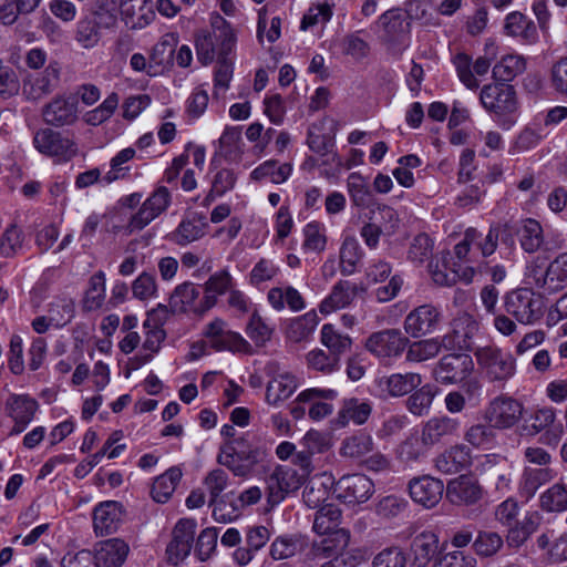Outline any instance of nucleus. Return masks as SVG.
Masks as SVG:
<instances>
[{
    "instance_id": "nucleus-45",
    "label": "nucleus",
    "mask_w": 567,
    "mask_h": 567,
    "mask_svg": "<svg viewBox=\"0 0 567 567\" xmlns=\"http://www.w3.org/2000/svg\"><path fill=\"white\" fill-rule=\"evenodd\" d=\"M517 234L522 248L528 254L536 252L544 244L543 227L536 219L523 220Z\"/></svg>"
},
{
    "instance_id": "nucleus-7",
    "label": "nucleus",
    "mask_w": 567,
    "mask_h": 567,
    "mask_svg": "<svg viewBox=\"0 0 567 567\" xmlns=\"http://www.w3.org/2000/svg\"><path fill=\"white\" fill-rule=\"evenodd\" d=\"M524 404L508 395L494 398L484 410V419L495 430H509L517 425L524 414Z\"/></svg>"
},
{
    "instance_id": "nucleus-16",
    "label": "nucleus",
    "mask_w": 567,
    "mask_h": 567,
    "mask_svg": "<svg viewBox=\"0 0 567 567\" xmlns=\"http://www.w3.org/2000/svg\"><path fill=\"white\" fill-rule=\"evenodd\" d=\"M460 427L458 419L449 415L433 416L422 426L421 443L425 447H432L445 439L456 436Z\"/></svg>"
},
{
    "instance_id": "nucleus-48",
    "label": "nucleus",
    "mask_w": 567,
    "mask_h": 567,
    "mask_svg": "<svg viewBox=\"0 0 567 567\" xmlns=\"http://www.w3.org/2000/svg\"><path fill=\"white\" fill-rule=\"evenodd\" d=\"M455 264L451 267L446 261L442 265L436 262L435 265L430 264V274L432 280L439 286L451 287L457 282L458 279H464L466 282H470L473 277V269L467 268L460 275L458 270L455 269Z\"/></svg>"
},
{
    "instance_id": "nucleus-39",
    "label": "nucleus",
    "mask_w": 567,
    "mask_h": 567,
    "mask_svg": "<svg viewBox=\"0 0 567 567\" xmlns=\"http://www.w3.org/2000/svg\"><path fill=\"white\" fill-rule=\"evenodd\" d=\"M319 317L315 310L291 319L286 329V337L292 342H302L310 338L319 324Z\"/></svg>"
},
{
    "instance_id": "nucleus-46",
    "label": "nucleus",
    "mask_w": 567,
    "mask_h": 567,
    "mask_svg": "<svg viewBox=\"0 0 567 567\" xmlns=\"http://www.w3.org/2000/svg\"><path fill=\"white\" fill-rule=\"evenodd\" d=\"M305 359L309 370L323 375H331L341 369V362L326 349L315 348L306 354Z\"/></svg>"
},
{
    "instance_id": "nucleus-9",
    "label": "nucleus",
    "mask_w": 567,
    "mask_h": 567,
    "mask_svg": "<svg viewBox=\"0 0 567 567\" xmlns=\"http://www.w3.org/2000/svg\"><path fill=\"white\" fill-rule=\"evenodd\" d=\"M530 284L544 293H556L567 286V251L557 256L544 271L533 267L528 274Z\"/></svg>"
},
{
    "instance_id": "nucleus-24",
    "label": "nucleus",
    "mask_w": 567,
    "mask_h": 567,
    "mask_svg": "<svg viewBox=\"0 0 567 567\" xmlns=\"http://www.w3.org/2000/svg\"><path fill=\"white\" fill-rule=\"evenodd\" d=\"M124 517V507L116 501L100 503L93 512L94 530L99 535L115 533Z\"/></svg>"
},
{
    "instance_id": "nucleus-17",
    "label": "nucleus",
    "mask_w": 567,
    "mask_h": 567,
    "mask_svg": "<svg viewBox=\"0 0 567 567\" xmlns=\"http://www.w3.org/2000/svg\"><path fill=\"white\" fill-rule=\"evenodd\" d=\"M43 120L52 126L73 124L78 118V101L72 95H58L42 111Z\"/></svg>"
},
{
    "instance_id": "nucleus-60",
    "label": "nucleus",
    "mask_w": 567,
    "mask_h": 567,
    "mask_svg": "<svg viewBox=\"0 0 567 567\" xmlns=\"http://www.w3.org/2000/svg\"><path fill=\"white\" fill-rule=\"evenodd\" d=\"M460 82L468 90L475 91L480 87V81L473 73L472 58L465 52H458L452 58Z\"/></svg>"
},
{
    "instance_id": "nucleus-35",
    "label": "nucleus",
    "mask_w": 567,
    "mask_h": 567,
    "mask_svg": "<svg viewBox=\"0 0 567 567\" xmlns=\"http://www.w3.org/2000/svg\"><path fill=\"white\" fill-rule=\"evenodd\" d=\"M320 342L334 358H341L352 349V339L349 334L340 332L333 324L326 323L320 330Z\"/></svg>"
},
{
    "instance_id": "nucleus-58",
    "label": "nucleus",
    "mask_w": 567,
    "mask_h": 567,
    "mask_svg": "<svg viewBox=\"0 0 567 567\" xmlns=\"http://www.w3.org/2000/svg\"><path fill=\"white\" fill-rule=\"evenodd\" d=\"M539 502L542 509L549 513L567 511V486L554 484L540 495Z\"/></svg>"
},
{
    "instance_id": "nucleus-2",
    "label": "nucleus",
    "mask_w": 567,
    "mask_h": 567,
    "mask_svg": "<svg viewBox=\"0 0 567 567\" xmlns=\"http://www.w3.org/2000/svg\"><path fill=\"white\" fill-rule=\"evenodd\" d=\"M210 27V30L202 29L195 34L197 60L203 65L228 58L236 44V33L223 17H213Z\"/></svg>"
},
{
    "instance_id": "nucleus-61",
    "label": "nucleus",
    "mask_w": 567,
    "mask_h": 567,
    "mask_svg": "<svg viewBox=\"0 0 567 567\" xmlns=\"http://www.w3.org/2000/svg\"><path fill=\"white\" fill-rule=\"evenodd\" d=\"M245 331L257 347H262L271 339L274 328L266 323L257 310H254Z\"/></svg>"
},
{
    "instance_id": "nucleus-3",
    "label": "nucleus",
    "mask_w": 567,
    "mask_h": 567,
    "mask_svg": "<svg viewBox=\"0 0 567 567\" xmlns=\"http://www.w3.org/2000/svg\"><path fill=\"white\" fill-rule=\"evenodd\" d=\"M267 450L254 444L247 437L241 435L238 439L225 441L219 449L217 462L227 467L235 476L248 477L255 467L262 463L267 457Z\"/></svg>"
},
{
    "instance_id": "nucleus-22",
    "label": "nucleus",
    "mask_w": 567,
    "mask_h": 567,
    "mask_svg": "<svg viewBox=\"0 0 567 567\" xmlns=\"http://www.w3.org/2000/svg\"><path fill=\"white\" fill-rule=\"evenodd\" d=\"M118 8L122 21L132 30L143 29L155 19L151 0H120Z\"/></svg>"
},
{
    "instance_id": "nucleus-34",
    "label": "nucleus",
    "mask_w": 567,
    "mask_h": 567,
    "mask_svg": "<svg viewBox=\"0 0 567 567\" xmlns=\"http://www.w3.org/2000/svg\"><path fill=\"white\" fill-rule=\"evenodd\" d=\"M504 30L507 35L519 38L527 44H534L538 40L534 21L518 11H513L506 16Z\"/></svg>"
},
{
    "instance_id": "nucleus-57",
    "label": "nucleus",
    "mask_w": 567,
    "mask_h": 567,
    "mask_svg": "<svg viewBox=\"0 0 567 567\" xmlns=\"http://www.w3.org/2000/svg\"><path fill=\"white\" fill-rule=\"evenodd\" d=\"M504 545L503 537L494 530H481L473 542V548L480 557L496 555Z\"/></svg>"
},
{
    "instance_id": "nucleus-1",
    "label": "nucleus",
    "mask_w": 567,
    "mask_h": 567,
    "mask_svg": "<svg viewBox=\"0 0 567 567\" xmlns=\"http://www.w3.org/2000/svg\"><path fill=\"white\" fill-rule=\"evenodd\" d=\"M478 99L482 107L502 130L508 131L516 124L519 103L513 85L499 82L485 84Z\"/></svg>"
},
{
    "instance_id": "nucleus-41",
    "label": "nucleus",
    "mask_w": 567,
    "mask_h": 567,
    "mask_svg": "<svg viewBox=\"0 0 567 567\" xmlns=\"http://www.w3.org/2000/svg\"><path fill=\"white\" fill-rule=\"evenodd\" d=\"M526 69V61L518 54H506L495 63L492 70L494 82L507 83L522 74Z\"/></svg>"
},
{
    "instance_id": "nucleus-4",
    "label": "nucleus",
    "mask_w": 567,
    "mask_h": 567,
    "mask_svg": "<svg viewBox=\"0 0 567 567\" xmlns=\"http://www.w3.org/2000/svg\"><path fill=\"white\" fill-rule=\"evenodd\" d=\"M504 308L507 315L524 326L539 322L545 313V302L542 295L529 288H519L505 295Z\"/></svg>"
},
{
    "instance_id": "nucleus-28",
    "label": "nucleus",
    "mask_w": 567,
    "mask_h": 567,
    "mask_svg": "<svg viewBox=\"0 0 567 567\" xmlns=\"http://www.w3.org/2000/svg\"><path fill=\"white\" fill-rule=\"evenodd\" d=\"M434 467L443 474H455L472 464L471 450L464 444H456L434 458Z\"/></svg>"
},
{
    "instance_id": "nucleus-27",
    "label": "nucleus",
    "mask_w": 567,
    "mask_h": 567,
    "mask_svg": "<svg viewBox=\"0 0 567 567\" xmlns=\"http://www.w3.org/2000/svg\"><path fill=\"white\" fill-rule=\"evenodd\" d=\"M422 382V375L416 372L392 373L377 380L381 391L391 398L404 396L419 388Z\"/></svg>"
},
{
    "instance_id": "nucleus-38",
    "label": "nucleus",
    "mask_w": 567,
    "mask_h": 567,
    "mask_svg": "<svg viewBox=\"0 0 567 567\" xmlns=\"http://www.w3.org/2000/svg\"><path fill=\"white\" fill-rule=\"evenodd\" d=\"M282 297H287V307L293 312L301 311L306 308L303 297L292 286L272 287L267 293V300L276 311L285 309V301H282Z\"/></svg>"
},
{
    "instance_id": "nucleus-21",
    "label": "nucleus",
    "mask_w": 567,
    "mask_h": 567,
    "mask_svg": "<svg viewBox=\"0 0 567 567\" xmlns=\"http://www.w3.org/2000/svg\"><path fill=\"white\" fill-rule=\"evenodd\" d=\"M409 492L415 503L425 508H433L442 499L444 484L431 476L416 477L410 481Z\"/></svg>"
},
{
    "instance_id": "nucleus-52",
    "label": "nucleus",
    "mask_w": 567,
    "mask_h": 567,
    "mask_svg": "<svg viewBox=\"0 0 567 567\" xmlns=\"http://www.w3.org/2000/svg\"><path fill=\"white\" fill-rule=\"evenodd\" d=\"M303 241L301 249L305 254H321L326 250V227L319 221H310L302 228Z\"/></svg>"
},
{
    "instance_id": "nucleus-40",
    "label": "nucleus",
    "mask_w": 567,
    "mask_h": 567,
    "mask_svg": "<svg viewBox=\"0 0 567 567\" xmlns=\"http://www.w3.org/2000/svg\"><path fill=\"white\" fill-rule=\"evenodd\" d=\"M128 554V545L120 538H111L101 544L96 561H102L104 567H121Z\"/></svg>"
},
{
    "instance_id": "nucleus-20",
    "label": "nucleus",
    "mask_w": 567,
    "mask_h": 567,
    "mask_svg": "<svg viewBox=\"0 0 567 567\" xmlns=\"http://www.w3.org/2000/svg\"><path fill=\"white\" fill-rule=\"evenodd\" d=\"M453 350L449 338L435 337L411 341L408 338L405 346V361L408 363H422L436 358L442 350Z\"/></svg>"
},
{
    "instance_id": "nucleus-31",
    "label": "nucleus",
    "mask_w": 567,
    "mask_h": 567,
    "mask_svg": "<svg viewBox=\"0 0 567 567\" xmlns=\"http://www.w3.org/2000/svg\"><path fill=\"white\" fill-rule=\"evenodd\" d=\"M331 491L334 492V476L323 472L310 480L303 489L302 498L309 508H320L329 498Z\"/></svg>"
},
{
    "instance_id": "nucleus-8",
    "label": "nucleus",
    "mask_w": 567,
    "mask_h": 567,
    "mask_svg": "<svg viewBox=\"0 0 567 567\" xmlns=\"http://www.w3.org/2000/svg\"><path fill=\"white\" fill-rule=\"evenodd\" d=\"M474 370L470 354L450 353L443 355L432 370L434 380L443 385L457 384L465 381Z\"/></svg>"
},
{
    "instance_id": "nucleus-47",
    "label": "nucleus",
    "mask_w": 567,
    "mask_h": 567,
    "mask_svg": "<svg viewBox=\"0 0 567 567\" xmlns=\"http://www.w3.org/2000/svg\"><path fill=\"white\" fill-rule=\"evenodd\" d=\"M25 236L16 223L9 224L0 236V257L11 259L23 249Z\"/></svg>"
},
{
    "instance_id": "nucleus-53",
    "label": "nucleus",
    "mask_w": 567,
    "mask_h": 567,
    "mask_svg": "<svg viewBox=\"0 0 567 567\" xmlns=\"http://www.w3.org/2000/svg\"><path fill=\"white\" fill-rule=\"evenodd\" d=\"M406 400V409L415 416H423L430 412L433 400L436 395L431 384L420 385Z\"/></svg>"
},
{
    "instance_id": "nucleus-37",
    "label": "nucleus",
    "mask_w": 567,
    "mask_h": 567,
    "mask_svg": "<svg viewBox=\"0 0 567 567\" xmlns=\"http://www.w3.org/2000/svg\"><path fill=\"white\" fill-rule=\"evenodd\" d=\"M555 475L550 467H525L519 483L520 494L526 498L533 497L538 488L553 481Z\"/></svg>"
},
{
    "instance_id": "nucleus-11",
    "label": "nucleus",
    "mask_w": 567,
    "mask_h": 567,
    "mask_svg": "<svg viewBox=\"0 0 567 567\" xmlns=\"http://www.w3.org/2000/svg\"><path fill=\"white\" fill-rule=\"evenodd\" d=\"M196 527L197 523L193 518H181L177 520L172 532V540L166 548L171 564L178 565L190 554Z\"/></svg>"
},
{
    "instance_id": "nucleus-14",
    "label": "nucleus",
    "mask_w": 567,
    "mask_h": 567,
    "mask_svg": "<svg viewBox=\"0 0 567 567\" xmlns=\"http://www.w3.org/2000/svg\"><path fill=\"white\" fill-rule=\"evenodd\" d=\"M338 391L329 388H308L296 398L297 403L308 405V415L312 421H321L332 414Z\"/></svg>"
},
{
    "instance_id": "nucleus-55",
    "label": "nucleus",
    "mask_w": 567,
    "mask_h": 567,
    "mask_svg": "<svg viewBox=\"0 0 567 567\" xmlns=\"http://www.w3.org/2000/svg\"><path fill=\"white\" fill-rule=\"evenodd\" d=\"M348 193L354 206L367 208L373 200L369 184L359 173H351L347 179Z\"/></svg>"
},
{
    "instance_id": "nucleus-64",
    "label": "nucleus",
    "mask_w": 567,
    "mask_h": 567,
    "mask_svg": "<svg viewBox=\"0 0 567 567\" xmlns=\"http://www.w3.org/2000/svg\"><path fill=\"white\" fill-rule=\"evenodd\" d=\"M133 297L144 301L157 297V281L153 274L147 271L141 272L131 286Z\"/></svg>"
},
{
    "instance_id": "nucleus-54",
    "label": "nucleus",
    "mask_w": 567,
    "mask_h": 567,
    "mask_svg": "<svg viewBox=\"0 0 567 567\" xmlns=\"http://www.w3.org/2000/svg\"><path fill=\"white\" fill-rule=\"evenodd\" d=\"M374 443L371 435L359 433L347 437L340 446V455L353 460L361 458L373 451Z\"/></svg>"
},
{
    "instance_id": "nucleus-30",
    "label": "nucleus",
    "mask_w": 567,
    "mask_h": 567,
    "mask_svg": "<svg viewBox=\"0 0 567 567\" xmlns=\"http://www.w3.org/2000/svg\"><path fill=\"white\" fill-rule=\"evenodd\" d=\"M235 281L228 269H221L213 274L204 284V297L199 302L198 311H206L217 302V297L234 289Z\"/></svg>"
},
{
    "instance_id": "nucleus-51",
    "label": "nucleus",
    "mask_w": 567,
    "mask_h": 567,
    "mask_svg": "<svg viewBox=\"0 0 567 567\" xmlns=\"http://www.w3.org/2000/svg\"><path fill=\"white\" fill-rule=\"evenodd\" d=\"M136 152L133 147H126L116 153L110 161V171L102 177V183L110 185L115 181L123 179L130 175L128 163L134 158Z\"/></svg>"
},
{
    "instance_id": "nucleus-29",
    "label": "nucleus",
    "mask_w": 567,
    "mask_h": 567,
    "mask_svg": "<svg viewBox=\"0 0 567 567\" xmlns=\"http://www.w3.org/2000/svg\"><path fill=\"white\" fill-rule=\"evenodd\" d=\"M59 79V70L53 64L48 65L43 73L28 75L23 81L22 93L30 101H38L52 92Z\"/></svg>"
},
{
    "instance_id": "nucleus-62",
    "label": "nucleus",
    "mask_w": 567,
    "mask_h": 567,
    "mask_svg": "<svg viewBox=\"0 0 567 567\" xmlns=\"http://www.w3.org/2000/svg\"><path fill=\"white\" fill-rule=\"evenodd\" d=\"M495 429L487 422L471 425L464 433V440L476 449H487L495 440Z\"/></svg>"
},
{
    "instance_id": "nucleus-12",
    "label": "nucleus",
    "mask_w": 567,
    "mask_h": 567,
    "mask_svg": "<svg viewBox=\"0 0 567 567\" xmlns=\"http://www.w3.org/2000/svg\"><path fill=\"white\" fill-rule=\"evenodd\" d=\"M441 311L431 303H424L410 311L403 321L404 332L413 339L432 333L441 321Z\"/></svg>"
},
{
    "instance_id": "nucleus-36",
    "label": "nucleus",
    "mask_w": 567,
    "mask_h": 567,
    "mask_svg": "<svg viewBox=\"0 0 567 567\" xmlns=\"http://www.w3.org/2000/svg\"><path fill=\"white\" fill-rule=\"evenodd\" d=\"M299 383L296 375L285 372L274 377L267 384L266 401L271 405L289 399L297 390Z\"/></svg>"
},
{
    "instance_id": "nucleus-15",
    "label": "nucleus",
    "mask_w": 567,
    "mask_h": 567,
    "mask_svg": "<svg viewBox=\"0 0 567 567\" xmlns=\"http://www.w3.org/2000/svg\"><path fill=\"white\" fill-rule=\"evenodd\" d=\"M484 496V489L478 481L471 475H460L447 483L446 498L456 506L477 504Z\"/></svg>"
},
{
    "instance_id": "nucleus-49",
    "label": "nucleus",
    "mask_w": 567,
    "mask_h": 567,
    "mask_svg": "<svg viewBox=\"0 0 567 567\" xmlns=\"http://www.w3.org/2000/svg\"><path fill=\"white\" fill-rule=\"evenodd\" d=\"M363 258V251L359 241L352 237H346L340 248V270L344 276L355 272Z\"/></svg>"
},
{
    "instance_id": "nucleus-19",
    "label": "nucleus",
    "mask_w": 567,
    "mask_h": 567,
    "mask_svg": "<svg viewBox=\"0 0 567 567\" xmlns=\"http://www.w3.org/2000/svg\"><path fill=\"white\" fill-rule=\"evenodd\" d=\"M6 408L8 415L14 422L9 434L18 435L23 432L33 420L38 409V402L28 394H11L6 402Z\"/></svg>"
},
{
    "instance_id": "nucleus-5",
    "label": "nucleus",
    "mask_w": 567,
    "mask_h": 567,
    "mask_svg": "<svg viewBox=\"0 0 567 567\" xmlns=\"http://www.w3.org/2000/svg\"><path fill=\"white\" fill-rule=\"evenodd\" d=\"M406 344L408 337L400 329L389 328L371 333L364 347L381 362L391 363L404 353Z\"/></svg>"
},
{
    "instance_id": "nucleus-50",
    "label": "nucleus",
    "mask_w": 567,
    "mask_h": 567,
    "mask_svg": "<svg viewBox=\"0 0 567 567\" xmlns=\"http://www.w3.org/2000/svg\"><path fill=\"white\" fill-rule=\"evenodd\" d=\"M292 173V165L289 163L279 164L277 161L269 159L257 166L251 173L250 178L261 181L269 178L274 184L286 182Z\"/></svg>"
},
{
    "instance_id": "nucleus-13",
    "label": "nucleus",
    "mask_w": 567,
    "mask_h": 567,
    "mask_svg": "<svg viewBox=\"0 0 567 567\" xmlns=\"http://www.w3.org/2000/svg\"><path fill=\"white\" fill-rule=\"evenodd\" d=\"M373 482L363 474L344 475L334 481V494L346 504H360L367 502L373 494Z\"/></svg>"
},
{
    "instance_id": "nucleus-26",
    "label": "nucleus",
    "mask_w": 567,
    "mask_h": 567,
    "mask_svg": "<svg viewBox=\"0 0 567 567\" xmlns=\"http://www.w3.org/2000/svg\"><path fill=\"white\" fill-rule=\"evenodd\" d=\"M480 328L478 321L467 312H460L451 322V332L442 336L449 338L453 350L470 349L473 337Z\"/></svg>"
},
{
    "instance_id": "nucleus-42",
    "label": "nucleus",
    "mask_w": 567,
    "mask_h": 567,
    "mask_svg": "<svg viewBox=\"0 0 567 567\" xmlns=\"http://www.w3.org/2000/svg\"><path fill=\"white\" fill-rule=\"evenodd\" d=\"M181 478L182 471L176 466L168 468L165 473L157 476L151 489L153 499L156 503H166L172 497Z\"/></svg>"
},
{
    "instance_id": "nucleus-33",
    "label": "nucleus",
    "mask_w": 567,
    "mask_h": 567,
    "mask_svg": "<svg viewBox=\"0 0 567 567\" xmlns=\"http://www.w3.org/2000/svg\"><path fill=\"white\" fill-rule=\"evenodd\" d=\"M358 292V287L348 280L337 282L331 292L320 302L319 310L323 315H329L336 310L349 306Z\"/></svg>"
},
{
    "instance_id": "nucleus-63",
    "label": "nucleus",
    "mask_w": 567,
    "mask_h": 567,
    "mask_svg": "<svg viewBox=\"0 0 567 567\" xmlns=\"http://www.w3.org/2000/svg\"><path fill=\"white\" fill-rule=\"evenodd\" d=\"M47 315L52 328L60 329L68 324L74 317V302L70 299L52 301L49 305Z\"/></svg>"
},
{
    "instance_id": "nucleus-56",
    "label": "nucleus",
    "mask_w": 567,
    "mask_h": 567,
    "mask_svg": "<svg viewBox=\"0 0 567 567\" xmlns=\"http://www.w3.org/2000/svg\"><path fill=\"white\" fill-rule=\"evenodd\" d=\"M537 529L534 516H525L523 520L507 527L506 544L511 548L523 546L533 533Z\"/></svg>"
},
{
    "instance_id": "nucleus-59",
    "label": "nucleus",
    "mask_w": 567,
    "mask_h": 567,
    "mask_svg": "<svg viewBox=\"0 0 567 567\" xmlns=\"http://www.w3.org/2000/svg\"><path fill=\"white\" fill-rule=\"evenodd\" d=\"M532 423L524 424L520 427V435L536 436L544 430L555 424L556 413L553 408H542L535 411L530 416Z\"/></svg>"
},
{
    "instance_id": "nucleus-43",
    "label": "nucleus",
    "mask_w": 567,
    "mask_h": 567,
    "mask_svg": "<svg viewBox=\"0 0 567 567\" xmlns=\"http://www.w3.org/2000/svg\"><path fill=\"white\" fill-rule=\"evenodd\" d=\"M371 412L372 406L368 401H361L355 398L344 400L338 414L339 423L343 426L349 422L361 425L367 422Z\"/></svg>"
},
{
    "instance_id": "nucleus-10",
    "label": "nucleus",
    "mask_w": 567,
    "mask_h": 567,
    "mask_svg": "<svg viewBox=\"0 0 567 567\" xmlns=\"http://www.w3.org/2000/svg\"><path fill=\"white\" fill-rule=\"evenodd\" d=\"M172 196L167 187L158 186L142 203L127 224L131 233L142 230L162 215L171 205Z\"/></svg>"
},
{
    "instance_id": "nucleus-23",
    "label": "nucleus",
    "mask_w": 567,
    "mask_h": 567,
    "mask_svg": "<svg viewBox=\"0 0 567 567\" xmlns=\"http://www.w3.org/2000/svg\"><path fill=\"white\" fill-rule=\"evenodd\" d=\"M341 511L337 505L326 504L319 508L313 520V530L319 535L334 534L341 543V548L349 543V533L342 528L338 529L341 523Z\"/></svg>"
},
{
    "instance_id": "nucleus-44",
    "label": "nucleus",
    "mask_w": 567,
    "mask_h": 567,
    "mask_svg": "<svg viewBox=\"0 0 567 567\" xmlns=\"http://www.w3.org/2000/svg\"><path fill=\"white\" fill-rule=\"evenodd\" d=\"M199 287L190 281H185L175 287L169 297V308L173 312H187L199 297Z\"/></svg>"
},
{
    "instance_id": "nucleus-18",
    "label": "nucleus",
    "mask_w": 567,
    "mask_h": 567,
    "mask_svg": "<svg viewBox=\"0 0 567 567\" xmlns=\"http://www.w3.org/2000/svg\"><path fill=\"white\" fill-rule=\"evenodd\" d=\"M33 144L40 153L49 156L69 159L76 154L75 144L51 128L38 131L33 137Z\"/></svg>"
},
{
    "instance_id": "nucleus-32",
    "label": "nucleus",
    "mask_w": 567,
    "mask_h": 567,
    "mask_svg": "<svg viewBox=\"0 0 567 567\" xmlns=\"http://www.w3.org/2000/svg\"><path fill=\"white\" fill-rule=\"evenodd\" d=\"M410 548L413 564L424 567L439 553V536L432 530H423L413 537Z\"/></svg>"
},
{
    "instance_id": "nucleus-6",
    "label": "nucleus",
    "mask_w": 567,
    "mask_h": 567,
    "mask_svg": "<svg viewBox=\"0 0 567 567\" xmlns=\"http://www.w3.org/2000/svg\"><path fill=\"white\" fill-rule=\"evenodd\" d=\"M477 364L491 382H504L516 371L515 359L496 347H483L475 351Z\"/></svg>"
},
{
    "instance_id": "nucleus-25",
    "label": "nucleus",
    "mask_w": 567,
    "mask_h": 567,
    "mask_svg": "<svg viewBox=\"0 0 567 567\" xmlns=\"http://www.w3.org/2000/svg\"><path fill=\"white\" fill-rule=\"evenodd\" d=\"M208 223L203 214L193 213L182 219L178 226L168 234V239L177 246H186L203 238Z\"/></svg>"
}]
</instances>
